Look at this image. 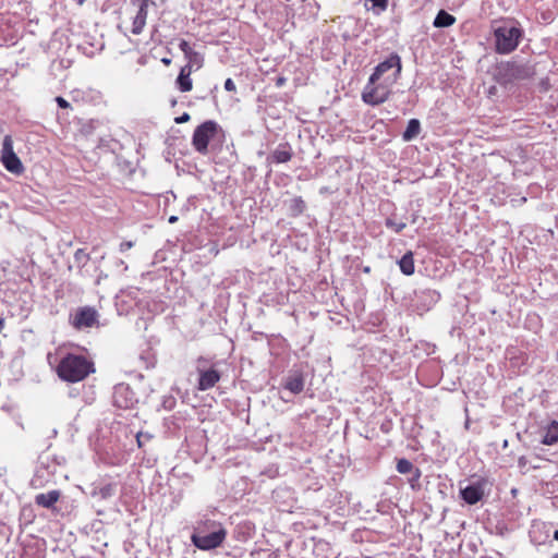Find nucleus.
Instances as JSON below:
<instances>
[{"label":"nucleus","instance_id":"obj_33","mask_svg":"<svg viewBox=\"0 0 558 558\" xmlns=\"http://www.w3.org/2000/svg\"><path fill=\"white\" fill-rule=\"evenodd\" d=\"M189 120H190L189 113H183L182 116L175 118L177 123H184V122H187Z\"/></svg>","mask_w":558,"mask_h":558},{"label":"nucleus","instance_id":"obj_18","mask_svg":"<svg viewBox=\"0 0 558 558\" xmlns=\"http://www.w3.org/2000/svg\"><path fill=\"white\" fill-rule=\"evenodd\" d=\"M191 68L189 70L186 68H182L181 72L177 78V84L179 86V89L183 93L190 92L192 89V80L190 77L191 75Z\"/></svg>","mask_w":558,"mask_h":558},{"label":"nucleus","instance_id":"obj_28","mask_svg":"<svg viewBox=\"0 0 558 558\" xmlns=\"http://www.w3.org/2000/svg\"><path fill=\"white\" fill-rule=\"evenodd\" d=\"M411 474V477L409 478V482L411 484L412 487L415 486V484L418 482V480L421 478V470L420 469H415Z\"/></svg>","mask_w":558,"mask_h":558},{"label":"nucleus","instance_id":"obj_35","mask_svg":"<svg viewBox=\"0 0 558 558\" xmlns=\"http://www.w3.org/2000/svg\"><path fill=\"white\" fill-rule=\"evenodd\" d=\"M283 83H284V78L280 77V78H278V81H277V86H282V85H283Z\"/></svg>","mask_w":558,"mask_h":558},{"label":"nucleus","instance_id":"obj_42","mask_svg":"<svg viewBox=\"0 0 558 558\" xmlns=\"http://www.w3.org/2000/svg\"><path fill=\"white\" fill-rule=\"evenodd\" d=\"M551 558H558V553L556 555H554Z\"/></svg>","mask_w":558,"mask_h":558},{"label":"nucleus","instance_id":"obj_38","mask_svg":"<svg viewBox=\"0 0 558 558\" xmlns=\"http://www.w3.org/2000/svg\"><path fill=\"white\" fill-rule=\"evenodd\" d=\"M37 477H38V473L36 474L35 478H33L32 483L34 486H37L36 482H37Z\"/></svg>","mask_w":558,"mask_h":558},{"label":"nucleus","instance_id":"obj_1","mask_svg":"<svg viewBox=\"0 0 558 558\" xmlns=\"http://www.w3.org/2000/svg\"><path fill=\"white\" fill-rule=\"evenodd\" d=\"M227 535L225 527L217 521L201 519L194 526L192 543L199 549L210 550L222 544Z\"/></svg>","mask_w":558,"mask_h":558},{"label":"nucleus","instance_id":"obj_34","mask_svg":"<svg viewBox=\"0 0 558 558\" xmlns=\"http://www.w3.org/2000/svg\"><path fill=\"white\" fill-rule=\"evenodd\" d=\"M177 220H178L177 216H170L168 219L169 223H174Z\"/></svg>","mask_w":558,"mask_h":558},{"label":"nucleus","instance_id":"obj_15","mask_svg":"<svg viewBox=\"0 0 558 558\" xmlns=\"http://www.w3.org/2000/svg\"><path fill=\"white\" fill-rule=\"evenodd\" d=\"M60 498V492L57 489L49 490L47 493H41L36 495L35 502L36 505L43 508H51Z\"/></svg>","mask_w":558,"mask_h":558},{"label":"nucleus","instance_id":"obj_41","mask_svg":"<svg viewBox=\"0 0 558 558\" xmlns=\"http://www.w3.org/2000/svg\"><path fill=\"white\" fill-rule=\"evenodd\" d=\"M138 446H142V442L140 440V437L137 436Z\"/></svg>","mask_w":558,"mask_h":558},{"label":"nucleus","instance_id":"obj_11","mask_svg":"<svg viewBox=\"0 0 558 558\" xmlns=\"http://www.w3.org/2000/svg\"><path fill=\"white\" fill-rule=\"evenodd\" d=\"M130 3L135 9V15L132 19V33L140 35L146 25L148 8L151 4L147 0H130Z\"/></svg>","mask_w":558,"mask_h":558},{"label":"nucleus","instance_id":"obj_3","mask_svg":"<svg viewBox=\"0 0 558 558\" xmlns=\"http://www.w3.org/2000/svg\"><path fill=\"white\" fill-rule=\"evenodd\" d=\"M396 82V77L385 76L380 80H373V76H369L362 93L363 101L372 106L385 102L390 95L391 86Z\"/></svg>","mask_w":558,"mask_h":558},{"label":"nucleus","instance_id":"obj_6","mask_svg":"<svg viewBox=\"0 0 558 558\" xmlns=\"http://www.w3.org/2000/svg\"><path fill=\"white\" fill-rule=\"evenodd\" d=\"M196 372L198 374L197 389L201 391L211 389L221 378L220 372L216 368V363H211L210 360L204 356L197 359Z\"/></svg>","mask_w":558,"mask_h":558},{"label":"nucleus","instance_id":"obj_31","mask_svg":"<svg viewBox=\"0 0 558 558\" xmlns=\"http://www.w3.org/2000/svg\"><path fill=\"white\" fill-rule=\"evenodd\" d=\"M134 243L132 241H124L120 244V252H126L133 247Z\"/></svg>","mask_w":558,"mask_h":558},{"label":"nucleus","instance_id":"obj_10","mask_svg":"<svg viewBox=\"0 0 558 558\" xmlns=\"http://www.w3.org/2000/svg\"><path fill=\"white\" fill-rule=\"evenodd\" d=\"M487 480L480 478L465 487L460 488V495L461 498L468 504V505H475L477 504L485 494V488L487 487Z\"/></svg>","mask_w":558,"mask_h":558},{"label":"nucleus","instance_id":"obj_5","mask_svg":"<svg viewBox=\"0 0 558 558\" xmlns=\"http://www.w3.org/2000/svg\"><path fill=\"white\" fill-rule=\"evenodd\" d=\"M218 133H222L221 126L214 120H207L199 124L193 133L192 145L194 149L206 155L208 153V144Z\"/></svg>","mask_w":558,"mask_h":558},{"label":"nucleus","instance_id":"obj_8","mask_svg":"<svg viewBox=\"0 0 558 558\" xmlns=\"http://www.w3.org/2000/svg\"><path fill=\"white\" fill-rule=\"evenodd\" d=\"M99 314L92 306H83L76 310V312L70 316L71 325L77 330L89 329L98 327Z\"/></svg>","mask_w":558,"mask_h":558},{"label":"nucleus","instance_id":"obj_24","mask_svg":"<svg viewBox=\"0 0 558 558\" xmlns=\"http://www.w3.org/2000/svg\"><path fill=\"white\" fill-rule=\"evenodd\" d=\"M404 222H397L392 218L386 219V227L392 229L395 232L399 233L405 228Z\"/></svg>","mask_w":558,"mask_h":558},{"label":"nucleus","instance_id":"obj_13","mask_svg":"<svg viewBox=\"0 0 558 558\" xmlns=\"http://www.w3.org/2000/svg\"><path fill=\"white\" fill-rule=\"evenodd\" d=\"M507 72L515 80H525L534 75V68L529 63L510 62L507 64Z\"/></svg>","mask_w":558,"mask_h":558},{"label":"nucleus","instance_id":"obj_37","mask_svg":"<svg viewBox=\"0 0 558 558\" xmlns=\"http://www.w3.org/2000/svg\"><path fill=\"white\" fill-rule=\"evenodd\" d=\"M3 327H4V319L0 318V331L3 329Z\"/></svg>","mask_w":558,"mask_h":558},{"label":"nucleus","instance_id":"obj_26","mask_svg":"<svg viewBox=\"0 0 558 558\" xmlns=\"http://www.w3.org/2000/svg\"><path fill=\"white\" fill-rule=\"evenodd\" d=\"M113 493H114V490L111 485H106L99 489V495L104 499L111 497L113 495Z\"/></svg>","mask_w":558,"mask_h":558},{"label":"nucleus","instance_id":"obj_27","mask_svg":"<svg viewBox=\"0 0 558 558\" xmlns=\"http://www.w3.org/2000/svg\"><path fill=\"white\" fill-rule=\"evenodd\" d=\"M179 48L184 53V57H186L187 54H191V51L193 50V48L190 46V44L184 39L180 40Z\"/></svg>","mask_w":558,"mask_h":558},{"label":"nucleus","instance_id":"obj_21","mask_svg":"<svg viewBox=\"0 0 558 558\" xmlns=\"http://www.w3.org/2000/svg\"><path fill=\"white\" fill-rule=\"evenodd\" d=\"M420 131H421L420 121L417 119H411L408 122L407 129L403 132L402 137L404 141H411L418 135Z\"/></svg>","mask_w":558,"mask_h":558},{"label":"nucleus","instance_id":"obj_9","mask_svg":"<svg viewBox=\"0 0 558 558\" xmlns=\"http://www.w3.org/2000/svg\"><path fill=\"white\" fill-rule=\"evenodd\" d=\"M391 69H395V72L389 76L396 77L397 81L402 70L401 58L398 53H391L386 60L378 63L371 76H373V80H380Z\"/></svg>","mask_w":558,"mask_h":558},{"label":"nucleus","instance_id":"obj_36","mask_svg":"<svg viewBox=\"0 0 558 558\" xmlns=\"http://www.w3.org/2000/svg\"><path fill=\"white\" fill-rule=\"evenodd\" d=\"M161 61L163 64H167V65L170 64V62H171V60L168 58H163Z\"/></svg>","mask_w":558,"mask_h":558},{"label":"nucleus","instance_id":"obj_17","mask_svg":"<svg viewBox=\"0 0 558 558\" xmlns=\"http://www.w3.org/2000/svg\"><path fill=\"white\" fill-rule=\"evenodd\" d=\"M398 264L403 275L411 276L414 274L415 267L412 252H407L398 262Z\"/></svg>","mask_w":558,"mask_h":558},{"label":"nucleus","instance_id":"obj_30","mask_svg":"<svg viewBox=\"0 0 558 558\" xmlns=\"http://www.w3.org/2000/svg\"><path fill=\"white\" fill-rule=\"evenodd\" d=\"M56 102L58 104V106H59L60 108H63V109H66V108H69V107H70L69 101H68V100H65V99H64L63 97H61V96H58V97L56 98Z\"/></svg>","mask_w":558,"mask_h":558},{"label":"nucleus","instance_id":"obj_19","mask_svg":"<svg viewBox=\"0 0 558 558\" xmlns=\"http://www.w3.org/2000/svg\"><path fill=\"white\" fill-rule=\"evenodd\" d=\"M456 22V17L448 12L440 10L435 20L433 25L435 27L441 28V27H449Z\"/></svg>","mask_w":558,"mask_h":558},{"label":"nucleus","instance_id":"obj_14","mask_svg":"<svg viewBox=\"0 0 558 558\" xmlns=\"http://www.w3.org/2000/svg\"><path fill=\"white\" fill-rule=\"evenodd\" d=\"M293 156L292 148L288 143L279 144L276 149L269 155L268 161L275 163H286L291 160Z\"/></svg>","mask_w":558,"mask_h":558},{"label":"nucleus","instance_id":"obj_12","mask_svg":"<svg viewBox=\"0 0 558 558\" xmlns=\"http://www.w3.org/2000/svg\"><path fill=\"white\" fill-rule=\"evenodd\" d=\"M112 401L117 408L129 409L135 403L136 398L129 385L118 384L113 389Z\"/></svg>","mask_w":558,"mask_h":558},{"label":"nucleus","instance_id":"obj_22","mask_svg":"<svg viewBox=\"0 0 558 558\" xmlns=\"http://www.w3.org/2000/svg\"><path fill=\"white\" fill-rule=\"evenodd\" d=\"M185 59L187 60V64L184 68L187 70L191 68V71L193 69H199L203 64V56L195 50H192L191 54H187Z\"/></svg>","mask_w":558,"mask_h":558},{"label":"nucleus","instance_id":"obj_40","mask_svg":"<svg viewBox=\"0 0 558 558\" xmlns=\"http://www.w3.org/2000/svg\"><path fill=\"white\" fill-rule=\"evenodd\" d=\"M150 4L156 5V3L153 0H147Z\"/></svg>","mask_w":558,"mask_h":558},{"label":"nucleus","instance_id":"obj_29","mask_svg":"<svg viewBox=\"0 0 558 558\" xmlns=\"http://www.w3.org/2000/svg\"><path fill=\"white\" fill-rule=\"evenodd\" d=\"M293 207L302 213L305 208V203L301 197L293 198Z\"/></svg>","mask_w":558,"mask_h":558},{"label":"nucleus","instance_id":"obj_7","mask_svg":"<svg viewBox=\"0 0 558 558\" xmlns=\"http://www.w3.org/2000/svg\"><path fill=\"white\" fill-rule=\"evenodd\" d=\"M0 161L9 172L20 175L24 171V166L13 149V140L11 135H5L2 141Z\"/></svg>","mask_w":558,"mask_h":558},{"label":"nucleus","instance_id":"obj_39","mask_svg":"<svg viewBox=\"0 0 558 558\" xmlns=\"http://www.w3.org/2000/svg\"><path fill=\"white\" fill-rule=\"evenodd\" d=\"M554 538H555L556 541H558V530H557V531H555V533H554Z\"/></svg>","mask_w":558,"mask_h":558},{"label":"nucleus","instance_id":"obj_16","mask_svg":"<svg viewBox=\"0 0 558 558\" xmlns=\"http://www.w3.org/2000/svg\"><path fill=\"white\" fill-rule=\"evenodd\" d=\"M558 441V422L551 421L545 428V433L542 438L544 445H554Z\"/></svg>","mask_w":558,"mask_h":558},{"label":"nucleus","instance_id":"obj_25","mask_svg":"<svg viewBox=\"0 0 558 558\" xmlns=\"http://www.w3.org/2000/svg\"><path fill=\"white\" fill-rule=\"evenodd\" d=\"M74 258L76 263L85 265L89 259V256L84 252V250L78 248L74 254Z\"/></svg>","mask_w":558,"mask_h":558},{"label":"nucleus","instance_id":"obj_20","mask_svg":"<svg viewBox=\"0 0 558 558\" xmlns=\"http://www.w3.org/2000/svg\"><path fill=\"white\" fill-rule=\"evenodd\" d=\"M284 388L294 395L300 393L304 388V380L302 376L294 375L289 377L284 384Z\"/></svg>","mask_w":558,"mask_h":558},{"label":"nucleus","instance_id":"obj_4","mask_svg":"<svg viewBox=\"0 0 558 558\" xmlns=\"http://www.w3.org/2000/svg\"><path fill=\"white\" fill-rule=\"evenodd\" d=\"M496 51L501 54L512 52L519 45L522 31L517 26L501 25L494 31Z\"/></svg>","mask_w":558,"mask_h":558},{"label":"nucleus","instance_id":"obj_32","mask_svg":"<svg viewBox=\"0 0 558 558\" xmlns=\"http://www.w3.org/2000/svg\"><path fill=\"white\" fill-rule=\"evenodd\" d=\"M225 89L228 92H234L235 90V84L231 78H227L225 82Z\"/></svg>","mask_w":558,"mask_h":558},{"label":"nucleus","instance_id":"obj_2","mask_svg":"<svg viewBox=\"0 0 558 558\" xmlns=\"http://www.w3.org/2000/svg\"><path fill=\"white\" fill-rule=\"evenodd\" d=\"M94 364L85 356L68 354L62 357L57 366V374L68 383H78L85 379L90 373H94Z\"/></svg>","mask_w":558,"mask_h":558},{"label":"nucleus","instance_id":"obj_23","mask_svg":"<svg viewBox=\"0 0 558 558\" xmlns=\"http://www.w3.org/2000/svg\"><path fill=\"white\" fill-rule=\"evenodd\" d=\"M396 469L400 474H410L416 468H414L413 463L410 460L402 458L397 461Z\"/></svg>","mask_w":558,"mask_h":558}]
</instances>
